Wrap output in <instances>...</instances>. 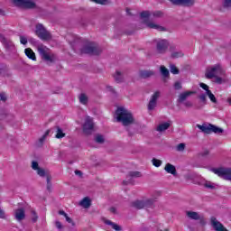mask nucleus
<instances>
[{
	"label": "nucleus",
	"mask_w": 231,
	"mask_h": 231,
	"mask_svg": "<svg viewBox=\"0 0 231 231\" xmlns=\"http://www.w3.org/2000/svg\"><path fill=\"white\" fill-rule=\"evenodd\" d=\"M116 120L120 122L128 133V136L133 137L138 134L141 125L140 123L136 122L133 114L124 106H120L116 111Z\"/></svg>",
	"instance_id": "obj_1"
},
{
	"label": "nucleus",
	"mask_w": 231,
	"mask_h": 231,
	"mask_svg": "<svg viewBox=\"0 0 231 231\" xmlns=\"http://www.w3.org/2000/svg\"><path fill=\"white\" fill-rule=\"evenodd\" d=\"M151 15H152V17L154 19H162V17H163L164 14L162 11H155V12H149V11H143L140 14V17L141 19H143V23L144 24H146L147 28H151L153 30H158L159 32H165L166 29L163 26L158 25L152 22H149V17H151Z\"/></svg>",
	"instance_id": "obj_2"
},
{
	"label": "nucleus",
	"mask_w": 231,
	"mask_h": 231,
	"mask_svg": "<svg viewBox=\"0 0 231 231\" xmlns=\"http://www.w3.org/2000/svg\"><path fill=\"white\" fill-rule=\"evenodd\" d=\"M80 53L98 56L102 53V48L98 44L89 42L83 45V48L80 49Z\"/></svg>",
	"instance_id": "obj_3"
},
{
	"label": "nucleus",
	"mask_w": 231,
	"mask_h": 231,
	"mask_svg": "<svg viewBox=\"0 0 231 231\" xmlns=\"http://www.w3.org/2000/svg\"><path fill=\"white\" fill-rule=\"evenodd\" d=\"M37 50L42 60L47 62V64H52V62H55V55L50 53V49L42 43L38 44Z\"/></svg>",
	"instance_id": "obj_4"
},
{
	"label": "nucleus",
	"mask_w": 231,
	"mask_h": 231,
	"mask_svg": "<svg viewBox=\"0 0 231 231\" xmlns=\"http://www.w3.org/2000/svg\"><path fill=\"white\" fill-rule=\"evenodd\" d=\"M198 129H200L202 133H205V134H210L211 133H215V134H223L225 133V130L221 127H218L215 125L209 124L207 125H197Z\"/></svg>",
	"instance_id": "obj_5"
},
{
	"label": "nucleus",
	"mask_w": 231,
	"mask_h": 231,
	"mask_svg": "<svg viewBox=\"0 0 231 231\" xmlns=\"http://www.w3.org/2000/svg\"><path fill=\"white\" fill-rule=\"evenodd\" d=\"M35 35L42 41H51V33L46 30L42 23L36 24Z\"/></svg>",
	"instance_id": "obj_6"
},
{
	"label": "nucleus",
	"mask_w": 231,
	"mask_h": 231,
	"mask_svg": "<svg viewBox=\"0 0 231 231\" xmlns=\"http://www.w3.org/2000/svg\"><path fill=\"white\" fill-rule=\"evenodd\" d=\"M211 171L214 174L219 176V178L231 181V168H213Z\"/></svg>",
	"instance_id": "obj_7"
},
{
	"label": "nucleus",
	"mask_w": 231,
	"mask_h": 231,
	"mask_svg": "<svg viewBox=\"0 0 231 231\" xmlns=\"http://www.w3.org/2000/svg\"><path fill=\"white\" fill-rule=\"evenodd\" d=\"M14 5L18 8H24L25 10H33L37 8V4L32 0H13Z\"/></svg>",
	"instance_id": "obj_8"
},
{
	"label": "nucleus",
	"mask_w": 231,
	"mask_h": 231,
	"mask_svg": "<svg viewBox=\"0 0 231 231\" xmlns=\"http://www.w3.org/2000/svg\"><path fill=\"white\" fill-rule=\"evenodd\" d=\"M83 133L84 134L89 135L95 133V123L91 116H88L83 124Z\"/></svg>",
	"instance_id": "obj_9"
},
{
	"label": "nucleus",
	"mask_w": 231,
	"mask_h": 231,
	"mask_svg": "<svg viewBox=\"0 0 231 231\" xmlns=\"http://www.w3.org/2000/svg\"><path fill=\"white\" fill-rule=\"evenodd\" d=\"M186 216L189 219L199 221V225H201V226H205V225H207V219H205V216L199 215V213L196 211H186Z\"/></svg>",
	"instance_id": "obj_10"
},
{
	"label": "nucleus",
	"mask_w": 231,
	"mask_h": 231,
	"mask_svg": "<svg viewBox=\"0 0 231 231\" xmlns=\"http://www.w3.org/2000/svg\"><path fill=\"white\" fill-rule=\"evenodd\" d=\"M221 72V65L217 64L213 67H208L206 69V79H208L209 80L214 79L217 73Z\"/></svg>",
	"instance_id": "obj_11"
},
{
	"label": "nucleus",
	"mask_w": 231,
	"mask_h": 231,
	"mask_svg": "<svg viewBox=\"0 0 231 231\" xmlns=\"http://www.w3.org/2000/svg\"><path fill=\"white\" fill-rule=\"evenodd\" d=\"M167 50H169V42L166 40H159L156 42V53L160 55H163L167 53Z\"/></svg>",
	"instance_id": "obj_12"
},
{
	"label": "nucleus",
	"mask_w": 231,
	"mask_h": 231,
	"mask_svg": "<svg viewBox=\"0 0 231 231\" xmlns=\"http://www.w3.org/2000/svg\"><path fill=\"white\" fill-rule=\"evenodd\" d=\"M171 5H174L175 6H186L190 7L194 6V0H169Z\"/></svg>",
	"instance_id": "obj_13"
},
{
	"label": "nucleus",
	"mask_w": 231,
	"mask_h": 231,
	"mask_svg": "<svg viewBox=\"0 0 231 231\" xmlns=\"http://www.w3.org/2000/svg\"><path fill=\"white\" fill-rule=\"evenodd\" d=\"M159 98H160V91L154 92V94L152 96L148 103V111H152L156 107Z\"/></svg>",
	"instance_id": "obj_14"
},
{
	"label": "nucleus",
	"mask_w": 231,
	"mask_h": 231,
	"mask_svg": "<svg viewBox=\"0 0 231 231\" xmlns=\"http://www.w3.org/2000/svg\"><path fill=\"white\" fill-rule=\"evenodd\" d=\"M211 226H213L214 230L216 231H228L221 222L217 220L215 217H211L210 218Z\"/></svg>",
	"instance_id": "obj_15"
},
{
	"label": "nucleus",
	"mask_w": 231,
	"mask_h": 231,
	"mask_svg": "<svg viewBox=\"0 0 231 231\" xmlns=\"http://www.w3.org/2000/svg\"><path fill=\"white\" fill-rule=\"evenodd\" d=\"M0 42H2L5 50H7V51H12L14 48H15V46L14 45V42L6 39V37H5V35L3 34H0Z\"/></svg>",
	"instance_id": "obj_16"
},
{
	"label": "nucleus",
	"mask_w": 231,
	"mask_h": 231,
	"mask_svg": "<svg viewBox=\"0 0 231 231\" xmlns=\"http://www.w3.org/2000/svg\"><path fill=\"white\" fill-rule=\"evenodd\" d=\"M14 218L19 223H21V221H24V219H26V211L23 209V208H19L14 210Z\"/></svg>",
	"instance_id": "obj_17"
},
{
	"label": "nucleus",
	"mask_w": 231,
	"mask_h": 231,
	"mask_svg": "<svg viewBox=\"0 0 231 231\" xmlns=\"http://www.w3.org/2000/svg\"><path fill=\"white\" fill-rule=\"evenodd\" d=\"M154 75H156V72L151 69L139 71L140 79H151V77H154Z\"/></svg>",
	"instance_id": "obj_18"
},
{
	"label": "nucleus",
	"mask_w": 231,
	"mask_h": 231,
	"mask_svg": "<svg viewBox=\"0 0 231 231\" xmlns=\"http://www.w3.org/2000/svg\"><path fill=\"white\" fill-rule=\"evenodd\" d=\"M190 95H194V92L193 91H186V92L180 93L179 95V98H178L179 104H183V102H185V100H187V97H190Z\"/></svg>",
	"instance_id": "obj_19"
},
{
	"label": "nucleus",
	"mask_w": 231,
	"mask_h": 231,
	"mask_svg": "<svg viewBox=\"0 0 231 231\" xmlns=\"http://www.w3.org/2000/svg\"><path fill=\"white\" fill-rule=\"evenodd\" d=\"M164 171L168 172V174H172V176H176L178 171H176V166L167 163L164 167Z\"/></svg>",
	"instance_id": "obj_20"
},
{
	"label": "nucleus",
	"mask_w": 231,
	"mask_h": 231,
	"mask_svg": "<svg viewBox=\"0 0 231 231\" xmlns=\"http://www.w3.org/2000/svg\"><path fill=\"white\" fill-rule=\"evenodd\" d=\"M113 77L117 84H122L125 80L124 73L120 72V70H116Z\"/></svg>",
	"instance_id": "obj_21"
},
{
	"label": "nucleus",
	"mask_w": 231,
	"mask_h": 231,
	"mask_svg": "<svg viewBox=\"0 0 231 231\" xmlns=\"http://www.w3.org/2000/svg\"><path fill=\"white\" fill-rule=\"evenodd\" d=\"M169 127H171V123H162L160 124L157 127H156V131L158 133H163V131H167V129H169Z\"/></svg>",
	"instance_id": "obj_22"
},
{
	"label": "nucleus",
	"mask_w": 231,
	"mask_h": 231,
	"mask_svg": "<svg viewBox=\"0 0 231 231\" xmlns=\"http://www.w3.org/2000/svg\"><path fill=\"white\" fill-rule=\"evenodd\" d=\"M69 44H70L72 50H77V49L79 48V46H80L81 41H80L79 38L75 37V38L73 39V41L69 40Z\"/></svg>",
	"instance_id": "obj_23"
},
{
	"label": "nucleus",
	"mask_w": 231,
	"mask_h": 231,
	"mask_svg": "<svg viewBox=\"0 0 231 231\" xmlns=\"http://www.w3.org/2000/svg\"><path fill=\"white\" fill-rule=\"evenodd\" d=\"M80 207H83L84 208H89L91 207V199H89L88 197H85L80 202Z\"/></svg>",
	"instance_id": "obj_24"
},
{
	"label": "nucleus",
	"mask_w": 231,
	"mask_h": 231,
	"mask_svg": "<svg viewBox=\"0 0 231 231\" xmlns=\"http://www.w3.org/2000/svg\"><path fill=\"white\" fill-rule=\"evenodd\" d=\"M131 207H133L134 208H137L138 210H140L142 208H145L143 200H135L131 203Z\"/></svg>",
	"instance_id": "obj_25"
},
{
	"label": "nucleus",
	"mask_w": 231,
	"mask_h": 231,
	"mask_svg": "<svg viewBox=\"0 0 231 231\" xmlns=\"http://www.w3.org/2000/svg\"><path fill=\"white\" fill-rule=\"evenodd\" d=\"M155 202V199H148L146 200H143L144 208H152Z\"/></svg>",
	"instance_id": "obj_26"
},
{
	"label": "nucleus",
	"mask_w": 231,
	"mask_h": 231,
	"mask_svg": "<svg viewBox=\"0 0 231 231\" xmlns=\"http://www.w3.org/2000/svg\"><path fill=\"white\" fill-rule=\"evenodd\" d=\"M160 73L162 77H163V79H169V77H171V73L169 72L167 68L163 65L160 67Z\"/></svg>",
	"instance_id": "obj_27"
},
{
	"label": "nucleus",
	"mask_w": 231,
	"mask_h": 231,
	"mask_svg": "<svg viewBox=\"0 0 231 231\" xmlns=\"http://www.w3.org/2000/svg\"><path fill=\"white\" fill-rule=\"evenodd\" d=\"M56 129V135L55 138L58 140H60V138H64L66 136V134L62 131V128L60 126H55Z\"/></svg>",
	"instance_id": "obj_28"
},
{
	"label": "nucleus",
	"mask_w": 231,
	"mask_h": 231,
	"mask_svg": "<svg viewBox=\"0 0 231 231\" xmlns=\"http://www.w3.org/2000/svg\"><path fill=\"white\" fill-rule=\"evenodd\" d=\"M25 55L28 57V59H31V60H37L35 52H33V51L30 48L25 49Z\"/></svg>",
	"instance_id": "obj_29"
},
{
	"label": "nucleus",
	"mask_w": 231,
	"mask_h": 231,
	"mask_svg": "<svg viewBox=\"0 0 231 231\" xmlns=\"http://www.w3.org/2000/svg\"><path fill=\"white\" fill-rule=\"evenodd\" d=\"M0 75L2 77L8 76V66L5 63H0Z\"/></svg>",
	"instance_id": "obj_30"
},
{
	"label": "nucleus",
	"mask_w": 231,
	"mask_h": 231,
	"mask_svg": "<svg viewBox=\"0 0 231 231\" xmlns=\"http://www.w3.org/2000/svg\"><path fill=\"white\" fill-rule=\"evenodd\" d=\"M79 100L80 104H83V106H86L88 105V102H89V97H88V96L85 93H81L79 96Z\"/></svg>",
	"instance_id": "obj_31"
},
{
	"label": "nucleus",
	"mask_w": 231,
	"mask_h": 231,
	"mask_svg": "<svg viewBox=\"0 0 231 231\" xmlns=\"http://www.w3.org/2000/svg\"><path fill=\"white\" fill-rule=\"evenodd\" d=\"M106 225H108L109 226H112V228L116 231H121L122 226H118L115 222H112L111 220H106L105 221Z\"/></svg>",
	"instance_id": "obj_32"
},
{
	"label": "nucleus",
	"mask_w": 231,
	"mask_h": 231,
	"mask_svg": "<svg viewBox=\"0 0 231 231\" xmlns=\"http://www.w3.org/2000/svg\"><path fill=\"white\" fill-rule=\"evenodd\" d=\"M126 178H142V172H140V171H129Z\"/></svg>",
	"instance_id": "obj_33"
},
{
	"label": "nucleus",
	"mask_w": 231,
	"mask_h": 231,
	"mask_svg": "<svg viewBox=\"0 0 231 231\" xmlns=\"http://www.w3.org/2000/svg\"><path fill=\"white\" fill-rule=\"evenodd\" d=\"M95 143H104V142H106V139L104 138V135L97 134L95 136Z\"/></svg>",
	"instance_id": "obj_34"
},
{
	"label": "nucleus",
	"mask_w": 231,
	"mask_h": 231,
	"mask_svg": "<svg viewBox=\"0 0 231 231\" xmlns=\"http://www.w3.org/2000/svg\"><path fill=\"white\" fill-rule=\"evenodd\" d=\"M170 71L172 75H180V69L174 64H170Z\"/></svg>",
	"instance_id": "obj_35"
},
{
	"label": "nucleus",
	"mask_w": 231,
	"mask_h": 231,
	"mask_svg": "<svg viewBox=\"0 0 231 231\" xmlns=\"http://www.w3.org/2000/svg\"><path fill=\"white\" fill-rule=\"evenodd\" d=\"M183 51H173L171 55V59H180L183 57Z\"/></svg>",
	"instance_id": "obj_36"
},
{
	"label": "nucleus",
	"mask_w": 231,
	"mask_h": 231,
	"mask_svg": "<svg viewBox=\"0 0 231 231\" xmlns=\"http://www.w3.org/2000/svg\"><path fill=\"white\" fill-rule=\"evenodd\" d=\"M152 163L153 167H162V163H163V162L160 159L153 158L152 159Z\"/></svg>",
	"instance_id": "obj_37"
},
{
	"label": "nucleus",
	"mask_w": 231,
	"mask_h": 231,
	"mask_svg": "<svg viewBox=\"0 0 231 231\" xmlns=\"http://www.w3.org/2000/svg\"><path fill=\"white\" fill-rule=\"evenodd\" d=\"M94 3H96L97 5H111V1L110 0H92Z\"/></svg>",
	"instance_id": "obj_38"
},
{
	"label": "nucleus",
	"mask_w": 231,
	"mask_h": 231,
	"mask_svg": "<svg viewBox=\"0 0 231 231\" xmlns=\"http://www.w3.org/2000/svg\"><path fill=\"white\" fill-rule=\"evenodd\" d=\"M204 187L206 189H209L210 190H214V189H216V185H214V183L210 182V181H207L204 183Z\"/></svg>",
	"instance_id": "obj_39"
},
{
	"label": "nucleus",
	"mask_w": 231,
	"mask_h": 231,
	"mask_svg": "<svg viewBox=\"0 0 231 231\" xmlns=\"http://www.w3.org/2000/svg\"><path fill=\"white\" fill-rule=\"evenodd\" d=\"M31 214H32V223H37V220L39 219V216H37V212L32 209V210L31 211Z\"/></svg>",
	"instance_id": "obj_40"
},
{
	"label": "nucleus",
	"mask_w": 231,
	"mask_h": 231,
	"mask_svg": "<svg viewBox=\"0 0 231 231\" xmlns=\"http://www.w3.org/2000/svg\"><path fill=\"white\" fill-rule=\"evenodd\" d=\"M38 176H41V178H44L46 176V171L42 168H40L36 170Z\"/></svg>",
	"instance_id": "obj_41"
},
{
	"label": "nucleus",
	"mask_w": 231,
	"mask_h": 231,
	"mask_svg": "<svg viewBox=\"0 0 231 231\" xmlns=\"http://www.w3.org/2000/svg\"><path fill=\"white\" fill-rule=\"evenodd\" d=\"M177 151L179 152H183V151H185V143H180L177 145Z\"/></svg>",
	"instance_id": "obj_42"
},
{
	"label": "nucleus",
	"mask_w": 231,
	"mask_h": 231,
	"mask_svg": "<svg viewBox=\"0 0 231 231\" xmlns=\"http://www.w3.org/2000/svg\"><path fill=\"white\" fill-rule=\"evenodd\" d=\"M20 42L21 44H23V46H26V44H28V38H26V36L20 35Z\"/></svg>",
	"instance_id": "obj_43"
},
{
	"label": "nucleus",
	"mask_w": 231,
	"mask_h": 231,
	"mask_svg": "<svg viewBox=\"0 0 231 231\" xmlns=\"http://www.w3.org/2000/svg\"><path fill=\"white\" fill-rule=\"evenodd\" d=\"M41 167H39V162H37L36 161H32V169L33 171H37L39 170Z\"/></svg>",
	"instance_id": "obj_44"
},
{
	"label": "nucleus",
	"mask_w": 231,
	"mask_h": 231,
	"mask_svg": "<svg viewBox=\"0 0 231 231\" xmlns=\"http://www.w3.org/2000/svg\"><path fill=\"white\" fill-rule=\"evenodd\" d=\"M199 98L200 102H203V104H207V95L206 94H201L199 96Z\"/></svg>",
	"instance_id": "obj_45"
},
{
	"label": "nucleus",
	"mask_w": 231,
	"mask_h": 231,
	"mask_svg": "<svg viewBox=\"0 0 231 231\" xmlns=\"http://www.w3.org/2000/svg\"><path fill=\"white\" fill-rule=\"evenodd\" d=\"M223 6L225 8H231V0H224Z\"/></svg>",
	"instance_id": "obj_46"
},
{
	"label": "nucleus",
	"mask_w": 231,
	"mask_h": 231,
	"mask_svg": "<svg viewBox=\"0 0 231 231\" xmlns=\"http://www.w3.org/2000/svg\"><path fill=\"white\" fill-rule=\"evenodd\" d=\"M65 219H66L67 223H69L71 225V226H75V222L68 215L65 217Z\"/></svg>",
	"instance_id": "obj_47"
},
{
	"label": "nucleus",
	"mask_w": 231,
	"mask_h": 231,
	"mask_svg": "<svg viewBox=\"0 0 231 231\" xmlns=\"http://www.w3.org/2000/svg\"><path fill=\"white\" fill-rule=\"evenodd\" d=\"M181 82H180V81H176L175 82V84H174V89H176V90H180V89H181Z\"/></svg>",
	"instance_id": "obj_48"
},
{
	"label": "nucleus",
	"mask_w": 231,
	"mask_h": 231,
	"mask_svg": "<svg viewBox=\"0 0 231 231\" xmlns=\"http://www.w3.org/2000/svg\"><path fill=\"white\" fill-rule=\"evenodd\" d=\"M0 219H6V213L0 208Z\"/></svg>",
	"instance_id": "obj_49"
},
{
	"label": "nucleus",
	"mask_w": 231,
	"mask_h": 231,
	"mask_svg": "<svg viewBox=\"0 0 231 231\" xmlns=\"http://www.w3.org/2000/svg\"><path fill=\"white\" fill-rule=\"evenodd\" d=\"M208 98L211 100V102H213V104H217V99L216 98V96H214L213 94L208 96Z\"/></svg>",
	"instance_id": "obj_50"
},
{
	"label": "nucleus",
	"mask_w": 231,
	"mask_h": 231,
	"mask_svg": "<svg viewBox=\"0 0 231 231\" xmlns=\"http://www.w3.org/2000/svg\"><path fill=\"white\" fill-rule=\"evenodd\" d=\"M215 82H217V84H223V79L217 76H215Z\"/></svg>",
	"instance_id": "obj_51"
},
{
	"label": "nucleus",
	"mask_w": 231,
	"mask_h": 231,
	"mask_svg": "<svg viewBox=\"0 0 231 231\" xmlns=\"http://www.w3.org/2000/svg\"><path fill=\"white\" fill-rule=\"evenodd\" d=\"M55 226L58 228V230H62V223H60V221L57 220L55 222Z\"/></svg>",
	"instance_id": "obj_52"
},
{
	"label": "nucleus",
	"mask_w": 231,
	"mask_h": 231,
	"mask_svg": "<svg viewBox=\"0 0 231 231\" xmlns=\"http://www.w3.org/2000/svg\"><path fill=\"white\" fill-rule=\"evenodd\" d=\"M6 94L5 93H0V100H2V102H6Z\"/></svg>",
	"instance_id": "obj_53"
},
{
	"label": "nucleus",
	"mask_w": 231,
	"mask_h": 231,
	"mask_svg": "<svg viewBox=\"0 0 231 231\" xmlns=\"http://www.w3.org/2000/svg\"><path fill=\"white\" fill-rule=\"evenodd\" d=\"M29 42H30L31 44H33L34 46L37 45V44H39V42H37V40H35L34 38H30V39H29Z\"/></svg>",
	"instance_id": "obj_54"
},
{
	"label": "nucleus",
	"mask_w": 231,
	"mask_h": 231,
	"mask_svg": "<svg viewBox=\"0 0 231 231\" xmlns=\"http://www.w3.org/2000/svg\"><path fill=\"white\" fill-rule=\"evenodd\" d=\"M106 88H107L108 91H110L111 93H113V95H116V90H115V89L113 88V87L108 86V87H106Z\"/></svg>",
	"instance_id": "obj_55"
},
{
	"label": "nucleus",
	"mask_w": 231,
	"mask_h": 231,
	"mask_svg": "<svg viewBox=\"0 0 231 231\" xmlns=\"http://www.w3.org/2000/svg\"><path fill=\"white\" fill-rule=\"evenodd\" d=\"M200 88H202V89H204L205 91H207L208 89V86L205 83H200L199 84Z\"/></svg>",
	"instance_id": "obj_56"
},
{
	"label": "nucleus",
	"mask_w": 231,
	"mask_h": 231,
	"mask_svg": "<svg viewBox=\"0 0 231 231\" xmlns=\"http://www.w3.org/2000/svg\"><path fill=\"white\" fill-rule=\"evenodd\" d=\"M184 106H185V107H192V102H190V101H186V102H184Z\"/></svg>",
	"instance_id": "obj_57"
},
{
	"label": "nucleus",
	"mask_w": 231,
	"mask_h": 231,
	"mask_svg": "<svg viewBox=\"0 0 231 231\" xmlns=\"http://www.w3.org/2000/svg\"><path fill=\"white\" fill-rule=\"evenodd\" d=\"M208 154H210V152L208 150H205L203 152L200 153V155L203 157L208 156Z\"/></svg>",
	"instance_id": "obj_58"
},
{
	"label": "nucleus",
	"mask_w": 231,
	"mask_h": 231,
	"mask_svg": "<svg viewBox=\"0 0 231 231\" xmlns=\"http://www.w3.org/2000/svg\"><path fill=\"white\" fill-rule=\"evenodd\" d=\"M46 180H47V185L51 184V175H47Z\"/></svg>",
	"instance_id": "obj_59"
},
{
	"label": "nucleus",
	"mask_w": 231,
	"mask_h": 231,
	"mask_svg": "<svg viewBox=\"0 0 231 231\" xmlns=\"http://www.w3.org/2000/svg\"><path fill=\"white\" fill-rule=\"evenodd\" d=\"M75 174H76V176H79L80 178H82V171H81L76 170Z\"/></svg>",
	"instance_id": "obj_60"
},
{
	"label": "nucleus",
	"mask_w": 231,
	"mask_h": 231,
	"mask_svg": "<svg viewBox=\"0 0 231 231\" xmlns=\"http://www.w3.org/2000/svg\"><path fill=\"white\" fill-rule=\"evenodd\" d=\"M110 212L112 213V214H117V212H116V208H115V207H112V208H110Z\"/></svg>",
	"instance_id": "obj_61"
},
{
	"label": "nucleus",
	"mask_w": 231,
	"mask_h": 231,
	"mask_svg": "<svg viewBox=\"0 0 231 231\" xmlns=\"http://www.w3.org/2000/svg\"><path fill=\"white\" fill-rule=\"evenodd\" d=\"M59 214H60V216H64V217H66V216H68V214L65 213L64 210H60V211H59Z\"/></svg>",
	"instance_id": "obj_62"
},
{
	"label": "nucleus",
	"mask_w": 231,
	"mask_h": 231,
	"mask_svg": "<svg viewBox=\"0 0 231 231\" xmlns=\"http://www.w3.org/2000/svg\"><path fill=\"white\" fill-rule=\"evenodd\" d=\"M44 140H46V137L42 135V136L39 139L40 143H44Z\"/></svg>",
	"instance_id": "obj_63"
},
{
	"label": "nucleus",
	"mask_w": 231,
	"mask_h": 231,
	"mask_svg": "<svg viewBox=\"0 0 231 231\" xmlns=\"http://www.w3.org/2000/svg\"><path fill=\"white\" fill-rule=\"evenodd\" d=\"M206 95L209 97L210 95H212V91H210V89L208 88V90H206Z\"/></svg>",
	"instance_id": "obj_64"
}]
</instances>
